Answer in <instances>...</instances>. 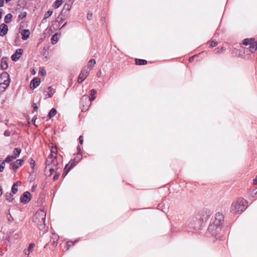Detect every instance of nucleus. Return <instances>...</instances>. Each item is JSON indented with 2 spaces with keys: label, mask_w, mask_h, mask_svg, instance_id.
<instances>
[{
  "label": "nucleus",
  "mask_w": 257,
  "mask_h": 257,
  "mask_svg": "<svg viewBox=\"0 0 257 257\" xmlns=\"http://www.w3.org/2000/svg\"><path fill=\"white\" fill-rule=\"evenodd\" d=\"M210 216V211L205 209L195 216L190 218L185 224V228L188 232H197L201 230Z\"/></svg>",
  "instance_id": "obj_1"
},
{
  "label": "nucleus",
  "mask_w": 257,
  "mask_h": 257,
  "mask_svg": "<svg viewBox=\"0 0 257 257\" xmlns=\"http://www.w3.org/2000/svg\"><path fill=\"white\" fill-rule=\"evenodd\" d=\"M223 223V215L221 213L217 212L215 214L214 220L212 222L210 223L208 227V232L214 236L216 239H218L220 240L223 239L222 237L219 235Z\"/></svg>",
  "instance_id": "obj_2"
},
{
  "label": "nucleus",
  "mask_w": 257,
  "mask_h": 257,
  "mask_svg": "<svg viewBox=\"0 0 257 257\" xmlns=\"http://www.w3.org/2000/svg\"><path fill=\"white\" fill-rule=\"evenodd\" d=\"M46 211L43 207L40 208L35 215H33V223L40 231L44 233L48 230V226L45 223Z\"/></svg>",
  "instance_id": "obj_3"
},
{
  "label": "nucleus",
  "mask_w": 257,
  "mask_h": 257,
  "mask_svg": "<svg viewBox=\"0 0 257 257\" xmlns=\"http://www.w3.org/2000/svg\"><path fill=\"white\" fill-rule=\"evenodd\" d=\"M45 164L44 174L47 177L51 176L54 172L61 169V165L59 164L58 159H56V156L52 155H49L47 157Z\"/></svg>",
  "instance_id": "obj_4"
},
{
  "label": "nucleus",
  "mask_w": 257,
  "mask_h": 257,
  "mask_svg": "<svg viewBox=\"0 0 257 257\" xmlns=\"http://www.w3.org/2000/svg\"><path fill=\"white\" fill-rule=\"evenodd\" d=\"M247 201L242 198H238V200L232 204L231 211L235 213H240L246 208Z\"/></svg>",
  "instance_id": "obj_5"
},
{
  "label": "nucleus",
  "mask_w": 257,
  "mask_h": 257,
  "mask_svg": "<svg viewBox=\"0 0 257 257\" xmlns=\"http://www.w3.org/2000/svg\"><path fill=\"white\" fill-rule=\"evenodd\" d=\"M10 78L7 72H4L0 75V91H4L9 86Z\"/></svg>",
  "instance_id": "obj_6"
},
{
  "label": "nucleus",
  "mask_w": 257,
  "mask_h": 257,
  "mask_svg": "<svg viewBox=\"0 0 257 257\" xmlns=\"http://www.w3.org/2000/svg\"><path fill=\"white\" fill-rule=\"evenodd\" d=\"M89 70H88V68H86V67H84L81 70L80 73H79L78 76L77 82L79 84L82 83L87 78L89 74Z\"/></svg>",
  "instance_id": "obj_7"
},
{
  "label": "nucleus",
  "mask_w": 257,
  "mask_h": 257,
  "mask_svg": "<svg viewBox=\"0 0 257 257\" xmlns=\"http://www.w3.org/2000/svg\"><path fill=\"white\" fill-rule=\"evenodd\" d=\"M96 93V90L94 89H92L90 90V97H89L87 95H83L80 100V102L82 103L84 100L86 101L88 100V102L90 103L91 101L94 100L95 98V94Z\"/></svg>",
  "instance_id": "obj_8"
},
{
  "label": "nucleus",
  "mask_w": 257,
  "mask_h": 257,
  "mask_svg": "<svg viewBox=\"0 0 257 257\" xmlns=\"http://www.w3.org/2000/svg\"><path fill=\"white\" fill-rule=\"evenodd\" d=\"M31 193L28 191H26L21 196L20 201L23 204H26L31 200Z\"/></svg>",
  "instance_id": "obj_9"
},
{
  "label": "nucleus",
  "mask_w": 257,
  "mask_h": 257,
  "mask_svg": "<svg viewBox=\"0 0 257 257\" xmlns=\"http://www.w3.org/2000/svg\"><path fill=\"white\" fill-rule=\"evenodd\" d=\"M23 53V49H18L16 50L15 53L13 54L11 56V59L14 61H18L21 57V55Z\"/></svg>",
  "instance_id": "obj_10"
},
{
  "label": "nucleus",
  "mask_w": 257,
  "mask_h": 257,
  "mask_svg": "<svg viewBox=\"0 0 257 257\" xmlns=\"http://www.w3.org/2000/svg\"><path fill=\"white\" fill-rule=\"evenodd\" d=\"M8 32V27L5 24H2L0 25V36H5Z\"/></svg>",
  "instance_id": "obj_11"
},
{
  "label": "nucleus",
  "mask_w": 257,
  "mask_h": 257,
  "mask_svg": "<svg viewBox=\"0 0 257 257\" xmlns=\"http://www.w3.org/2000/svg\"><path fill=\"white\" fill-rule=\"evenodd\" d=\"M23 162V160L19 159L15 162L11 163V166L12 169L14 170H16L19 167H20Z\"/></svg>",
  "instance_id": "obj_12"
},
{
  "label": "nucleus",
  "mask_w": 257,
  "mask_h": 257,
  "mask_svg": "<svg viewBox=\"0 0 257 257\" xmlns=\"http://www.w3.org/2000/svg\"><path fill=\"white\" fill-rule=\"evenodd\" d=\"M50 149V154L49 155H52V156H56V159H58L57 156V147L56 145L52 144L49 146Z\"/></svg>",
  "instance_id": "obj_13"
},
{
  "label": "nucleus",
  "mask_w": 257,
  "mask_h": 257,
  "mask_svg": "<svg viewBox=\"0 0 257 257\" xmlns=\"http://www.w3.org/2000/svg\"><path fill=\"white\" fill-rule=\"evenodd\" d=\"M61 32H57L52 36L51 38V42L53 45L56 44L58 42V36H61Z\"/></svg>",
  "instance_id": "obj_14"
},
{
  "label": "nucleus",
  "mask_w": 257,
  "mask_h": 257,
  "mask_svg": "<svg viewBox=\"0 0 257 257\" xmlns=\"http://www.w3.org/2000/svg\"><path fill=\"white\" fill-rule=\"evenodd\" d=\"M168 205H166L163 202L160 203L157 206L158 209L162 210L164 213H166L168 211Z\"/></svg>",
  "instance_id": "obj_15"
},
{
  "label": "nucleus",
  "mask_w": 257,
  "mask_h": 257,
  "mask_svg": "<svg viewBox=\"0 0 257 257\" xmlns=\"http://www.w3.org/2000/svg\"><path fill=\"white\" fill-rule=\"evenodd\" d=\"M73 168H74L73 165H69V164H66L65 166V168L64 169V172L62 174V176L63 177H65L67 175V174L68 173V172Z\"/></svg>",
  "instance_id": "obj_16"
},
{
  "label": "nucleus",
  "mask_w": 257,
  "mask_h": 257,
  "mask_svg": "<svg viewBox=\"0 0 257 257\" xmlns=\"http://www.w3.org/2000/svg\"><path fill=\"white\" fill-rule=\"evenodd\" d=\"M21 34L22 36V39L26 40L29 37L30 32L29 30L24 29L21 31Z\"/></svg>",
  "instance_id": "obj_17"
},
{
  "label": "nucleus",
  "mask_w": 257,
  "mask_h": 257,
  "mask_svg": "<svg viewBox=\"0 0 257 257\" xmlns=\"http://www.w3.org/2000/svg\"><path fill=\"white\" fill-rule=\"evenodd\" d=\"M8 67L7 58L3 57L1 60V68L2 70H6Z\"/></svg>",
  "instance_id": "obj_18"
},
{
  "label": "nucleus",
  "mask_w": 257,
  "mask_h": 257,
  "mask_svg": "<svg viewBox=\"0 0 257 257\" xmlns=\"http://www.w3.org/2000/svg\"><path fill=\"white\" fill-rule=\"evenodd\" d=\"M57 113V110L55 108H52L49 111L48 115H47V120L51 119L52 117L54 116Z\"/></svg>",
  "instance_id": "obj_19"
},
{
  "label": "nucleus",
  "mask_w": 257,
  "mask_h": 257,
  "mask_svg": "<svg viewBox=\"0 0 257 257\" xmlns=\"http://www.w3.org/2000/svg\"><path fill=\"white\" fill-rule=\"evenodd\" d=\"M249 51L251 53H254L257 49V41H253V42L249 45Z\"/></svg>",
  "instance_id": "obj_20"
},
{
  "label": "nucleus",
  "mask_w": 257,
  "mask_h": 257,
  "mask_svg": "<svg viewBox=\"0 0 257 257\" xmlns=\"http://www.w3.org/2000/svg\"><path fill=\"white\" fill-rule=\"evenodd\" d=\"M46 97L47 98H50L53 96V95L55 93V90L52 88V86H49L47 88V91H46Z\"/></svg>",
  "instance_id": "obj_21"
},
{
  "label": "nucleus",
  "mask_w": 257,
  "mask_h": 257,
  "mask_svg": "<svg viewBox=\"0 0 257 257\" xmlns=\"http://www.w3.org/2000/svg\"><path fill=\"white\" fill-rule=\"evenodd\" d=\"M147 61L142 59H135V64L137 65H144L147 64Z\"/></svg>",
  "instance_id": "obj_22"
},
{
  "label": "nucleus",
  "mask_w": 257,
  "mask_h": 257,
  "mask_svg": "<svg viewBox=\"0 0 257 257\" xmlns=\"http://www.w3.org/2000/svg\"><path fill=\"white\" fill-rule=\"evenodd\" d=\"M41 83V79L39 77L33 78V90L37 88Z\"/></svg>",
  "instance_id": "obj_23"
},
{
  "label": "nucleus",
  "mask_w": 257,
  "mask_h": 257,
  "mask_svg": "<svg viewBox=\"0 0 257 257\" xmlns=\"http://www.w3.org/2000/svg\"><path fill=\"white\" fill-rule=\"evenodd\" d=\"M53 14V10H49L47 12L45 13L44 14V17L42 20V22L44 23L45 21L48 18H49Z\"/></svg>",
  "instance_id": "obj_24"
},
{
  "label": "nucleus",
  "mask_w": 257,
  "mask_h": 257,
  "mask_svg": "<svg viewBox=\"0 0 257 257\" xmlns=\"http://www.w3.org/2000/svg\"><path fill=\"white\" fill-rule=\"evenodd\" d=\"M63 0H56L53 4V7L55 9L59 8L63 4Z\"/></svg>",
  "instance_id": "obj_25"
},
{
  "label": "nucleus",
  "mask_w": 257,
  "mask_h": 257,
  "mask_svg": "<svg viewBox=\"0 0 257 257\" xmlns=\"http://www.w3.org/2000/svg\"><path fill=\"white\" fill-rule=\"evenodd\" d=\"M253 41H254V39H253V38H250V39L246 38L243 40L242 44H243V45H245V46L249 45L250 44H251V43L252 42H253Z\"/></svg>",
  "instance_id": "obj_26"
},
{
  "label": "nucleus",
  "mask_w": 257,
  "mask_h": 257,
  "mask_svg": "<svg viewBox=\"0 0 257 257\" xmlns=\"http://www.w3.org/2000/svg\"><path fill=\"white\" fill-rule=\"evenodd\" d=\"M78 241V240H75L74 241H72L71 240H69L66 242V249H68L71 246L73 245Z\"/></svg>",
  "instance_id": "obj_27"
},
{
  "label": "nucleus",
  "mask_w": 257,
  "mask_h": 257,
  "mask_svg": "<svg viewBox=\"0 0 257 257\" xmlns=\"http://www.w3.org/2000/svg\"><path fill=\"white\" fill-rule=\"evenodd\" d=\"M12 15L8 14L5 17L4 21L6 23H10L12 21Z\"/></svg>",
  "instance_id": "obj_28"
},
{
  "label": "nucleus",
  "mask_w": 257,
  "mask_h": 257,
  "mask_svg": "<svg viewBox=\"0 0 257 257\" xmlns=\"http://www.w3.org/2000/svg\"><path fill=\"white\" fill-rule=\"evenodd\" d=\"M5 196L6 200L9 201V202H12L14 199L13 195L10 192L6 193L5 194Z\"/></svg>",
  "instance_id": "obj_29"
},
{
  "label": "nucleus",
  "mask_w": 257,
  "mask_h": 257,
  "mask_svg": "<svg viewBox=\"0 0 257 257\" xmlns=\"http://www.w3.org/2000/svg\"><path fill=\"white\" fill-rule=\"evenodd\" d=\"M96 64V61L93 59H91L87 64V68H92L93 67L94 65Z\"/></svg>",
  "instance_id": "obj_30"
},
{
  "label": "nucleus",
  "mask_w": 257,
  "mask_h": 257,
  "mask_svg": "<svg viewBox=\"0 0 257 257\" xmlns=\"http://www.w3.org/2000/svg\"><path fill=\"white\" fill-rule=\"evenodd\" d=\"M21 152V150L18 148H15L13 151V156L16 157V158L19 157Z\"/></svg>",
  "instance_id": "obj_31"
},
{
  "label": "nucleus",
  "mask_w": 257,
  "mask_h": 257,
  "mask_svg": "<svg viewBox=\"0 0 257 257\" xmlns=\"http://www.w3.org/2000/svg\"><path fill=\"white\" fill-rule=\"evenodd\" d=\"M16 159V157L14 156L13 155H10V156H8L5 159V161H4L5 162V163H10L11 162V161H12L13 160Z\"/></svg>",
  "instance_id": "obj_32"
},
{
  "label": "nucleus",
  "mask_w": 257,
  "mask_h": 257,
  "mask_svg": "<svg viewBox=\"0 0 257 257\" xmlns=\"http://www.w3.org/2000/svg\"><path fill=\"white\" fill-rule=\"evenodd\" d=\"M71 9V4L68 3H65L63 6V9L66 11H70Z\"/></svg>",
  "instance_id": "obj_33"
},
{
  "label": "nucleus",
  "mask_w": 257,
  "mask_h": 257,
  "mask_svg": "<svg viewBox=\"0 0 257 257\" xmlns=\"http://www.w3.org/2000/svg\"><path fill=\"white\" fill-rule=\"evenodd\" d=\"M54 173H55V174L53 177V180L54 181H55L59 178V177L60 175V172L58 171V170L57 171L54 172Z\"/></svg>",
  "instance_id": "obj_34"
},
{
  "label": "nucleus",
  "mask_w": 257,
  "mask_h": 257,
  "mask_svg": "<svg viewBox=\"0 0 257 257\" xmlns=\"http://www.w3.org/2000/svg\"><path fill=\"white\" fill-rule=\"evenodd\" d=\"M69 11H66V10L62 9L59 15L62 16L63 17L66 18V17H67L69 14Z\"/></svg>",
  "instance_id": "obj_35"
},
{
  "label": "nucleus",
  "mask_w": 257,
  "mask_h": 257,
  "mask_svg": "<svg viewBox=\"0 0 257 257\" xmlns=\"http://www.w3.org/2000/svg\"><path fill=\"white\" fill-rule=\"evenodd\" d=\"M66 18L62 16L59 15L56 20V22H58L59 24L62 23L63 21Z\"/></svg>",
  "instance_id": "obj_36"
},
{
  "label": "nucleus",
  "mask_w": 257,
  "mask_h": 257,
  "mask_svg": "<svg viewBox=\"0 0 257 257\" xmlns=\"http://www.w3.org/2000/svg\"><path fill=\"white\" fill-rule=\"evenodd\" d=\"M39 74L42 76H45L46 75V71L44 68H41L39 71Z\"/></svg>",
  "instance_id": "obj_37"
},
{
  "label": "nucleus",
  "mask_w": 257,
  "mask_h": 257,
  "mask_svg": "<svg viewBox=\"0 0 257 257\" xmlns=\"http://www.w3.org/2000/svg\"><path fill=\"white\" fill-rule=\"evenodd\" d=\"M250 195L252 197L257 198V187L251 191Z\"/></svg>",
  "instance_id": "obj_38"
},
{
  "label": "nucleus",
  "mask_w": 257,
  "mask_h": 257,
  "mask_svg": "<svg viewBox=\"0 0 257 257\" xmlns=\"http://www.w3.org/2000/svg\"><path fill=\"white\" fill-rule=\"evenodd\" d=\"M18 182H16V183H14L12 186V191L13 193L15 194L18 191V189L16 187V186H17Z\"/></svg>",
  "instance_id": "obj_39"
},
{
  "label": "nucleus",
  "mask_w": 257,
  "mask_h": 257,
  "mask_svg": "<svg viewBox=\"0 0 257 257\" xmlns=\"http://www.w3.org/2000/svg\"><path fill=\"white\" fill-rule=\"evenodd\" d=\"M5 167V163L4 161H0V173L2 172Z\"/></svg>",
  "instance_id": "obj_40"
},
{
  "label": "nucleus",
  "mask_w": 257,
  "mask_h": 257,
  "mask_svg": "<svg viewBox=\"0 0 257 257\" xmlns=\"http://www.w3.org/2000/svg\"><path fill=\"white\" fill-rule=\"evenodd\" d=\"M77 163H78V162L76 161V158H74L71 159L68 164H69V165H73L74 167Z\"/></svg>",
  "instance_id": "obj_41"
},
{
  "label": "nucleus",
  "mask_w": 257,
  "mask_h": 257,
  "mask_svg": "<svg viewBox=\"0 0 257 257\" xmlns=\"http://www.w3.org/2000/svg\"><path fill=\"white\" fill-rule=\"evenodd\" d=\"M218 43L217 42L216 40H212L210 43V47H215L217 45Z\"/></svg>",
  "instance_id": "obj_42"
},
{
  "label": "nucleus",
  "mask_w": 257,
  "mask_h": 257,
  "mask_svg": "<svg viewBox=\"0 0 257 257\" xmlns=\"http://www.w3.org/2000/svg\"><path fill=\"white\" fill-rule=\"evenodd\" d=\"M27 15V13L26 12H23V13H21L19 15V18L20 19H24Z\"/></svg>",
  "instance_id": "obj_43"
},
{
  "label": "nucleus",
  "mask_w": 257,
  "mask_h": 257,
  "mask_svg": "<svg viewBox=\"0 0 257 257\" xmlns=\"http://www.w3.org/2000/svg\"><path fill=\"white\" fill-rule=\"evenodd\" d=\"M32 249V243H30L29 246V249L25 250V253L27 255L29 254L30 253V250Z\"/></svg>",
  "instance_id": "obj_44"
},
{
  "label": "nucleus",
  "mask_w": 257,
  "mask_h": 257,
  "mask_svg": "<svg viewBox=\"0 0 257 257\" xmlns=\"http://www.w3.org/2000/svg\"><path fill=\"white\" fill-rule=\"evenodd\" d=\"M77 152L76 155H79L82 154V150L81 149V147L79 145L77 146Z\"/></svg>",
  "instance_id": "obj_45"
},
{
  "label": "nucleus",
  "mask_w": 257,
  "mask_h": 257,
  "mask_svg": "<svg viewBox=\"0 0 257 257\" xmlns=\"http://www.w3.org/2000/svg\"><path fill=\"white\" fill-rule=\"evenodd\" d=\"M82 102H83V101ZM81 105H82V111H86L88 109L89 105H86V106H85L83 104V103H81Z\"/></svg>",
  "instance_id": "obj_46"
},
{
  "label": "nucleus",
  "mask_w": 257,
  "mask_h": 257,
  "mask_svg": "<svg viewBox=\"0 0 257 257\" xmlns=\"http://www.w3.org/2000/svg\"><path fill=\"white\" fill-rule=\"evenodd\" d=\"M75 158H76V161H77V162L78 163L82 159V154H81L79 155H76V157Z\"/></svg>",
  "instance_id": "obj_47"
},
{
  "label": "nucleus",
  "mask_w": 257,
  "mask_h": 257,
  "mask_svg": "<svg viewBox=\"0 0 257 257\" xmlns=\"http://www.w3.org/2000/svg\"><path fill=\"white\" fill-rule=\"evenodd\" d=\"M92 13L90 12H89L87 15V19L88 20H90L92 19Z\"/></svg>",
  "instance_id": "obj_48"
},
{
  "label": "nucleus",
  "mask_w": 257,
  "mask_h": 257,
  "mask_svg": "<svg viewBox=\"0 0 257 257\" xmlns=\"http://www.w3.org/2000/svg\"><path fill=\"white\" fill-rule=\"evenodd\" d=\"M79 143L80 145H82L83 143V137L82 136H80L78 138Z\"/></svg>",
  "instance_id": "obj_49"
},
{
  "label": "nucleus",
  "mask_w": 257,
  "mask_h": 257,
  "mask_svg": "<svg viewBox=\"0 0 257 257\" xmlns=\"http://www.w3.org/2000/svg\"><path fill=\"white\" fill-rule=\"evenodd\" d=\"M38 106L36 104V103L33 102V112L35 111H37L38 109Z\"/></svg>",
  "instance_id": "obj_50"
},
{
  "label": "nucleus",
  "mask_w": 257,
  "mask_h": 257,
  "mask_svg": "<svg viewBox=\"0 0 257 257\" xmlns=\"http://www.w3.org/2000/svg\"><path fill=\"white\" fill-rule=\"evenodd\" d=\"M57 243H58V242H57V240H54V241H53V242H52V245H53V247H55V246H57Z\"/></svg>",
  "instance_id": "obj_51"
},
{
  "label": "nucleus",
  "mask_w": 257,
  "mask_h": 257,
  "mask_svg": "<svg viewBox=\"0 0 257 257\" xmlns=\"http://www.w3.org/2000/svg\"><path fill=\"white\" fill-rule=\"evenodd\" d=\"M253 183L254 185H257V176L253 180Z\"/></svg>",
  "instance_id": "obj_52"
},
{
  "label": "nucleus",
  "mask_w": 257,
  "mask_h": 257,
  "mask_svg": "<svg viewBox=\"0 0 257 257\" xmlns=\"http://www.w3.org/2000/svg\"><path fill=\"white\" fill-rule=\"evenodd\" d=\"M5 0H0V7H2L4 6Z\"/></svg>",
  "instance_id": "obj_53"
},
{
  "label": "nucleus",
  "mask_w": 257,
  "mask_h": 257,
  "mask_svg": "<svg viewBox=\"0 0 257 257\" xmlns=\"http://www.w3.org/2000/svg\"><path fill=\"white\" fill-rule=\"evenodd\" d=\"M43 202V198H39L38 201V204H41Z\"/></svg>",
  "instance_id": "obj_54"
},
{
  "label": "nucleus",
  "mask_w": 257,
  "mask_h": 257,
  "mask_svg": "<svg viewBox=\"0 0 257 257\" xmlns=\"http://www.w3.org/2000/svg\"><path fill=\"white\" fill-rule=\"evenodd\" d=\"M67 23L66 22L60 28H59V30H61L62 28H63L67 25Z\"/></svg>",
  "instance_id": "obj_55"
},
{
  "label": "nucleus",
  "mask_w": 257,
  "mask_h": 257,
  "mask_svg": "<svg viewBox=\"0 0 257 257\" xmlns=\"http://www.w3.org/2000/svg\"><path fill=\"white\" fill-rule=\"evenodd\" d=\"M100 74H101V71H100V70H99V71L97 72V74H96V75H97V77H99V76H100Z\"/></svg>",
  "instance_id": "obj_56"
},
{
  "label": "nucleus",
  "mask_w": 257,
  "mask_h": 257,
  "mask_svg": "<svg viewBox=\"0 0 257 257\" xmlns=\"http://www.w3.org/2000/svg\"><path fill=\"white\" fill-rule=\"evenodd\" d=\"M194 58V56L191 57L189 59V62H192Z\"/></svg>",
  "instance_id": "obj_57"
},
{
  "label": "nucleus",
  "mask_w": 257,
  "mask_h": 257,
  "mask_svg": "<svg viewBox=\"0 0 257 257\" xmlns=\"http://www.w3.org/2000/svg\"><path fill=\"white\" fill-rule=\"evenodd\" d=\"M4 135L6 136H9V133L7 131H6L4 133Z\"/></svg>",
  "instance_id": "obj_58"
},
{
  "label": "nucleus",
  "mask_w": 257,
  "mask_h": 257,
  "mask_svg": "<svg viewBox=\"0 0 257 257\" xmlns=\"http://www.w3.org/2000/svg\"><path fill=\"white\" fill-rule=\"evenodd\" d=\"M32 86H33V84H32V80L30 81V87L32 89Z\"/></svg>",
  "instance_id": "obj_59"
},
{
  "label": "nucleus",
  "mask_w": 257,
  "mask_h": 257,
  "mask_svg": "<svg viewBox=\"0 0 257 257\" xmlns=\"http://www.w3.org/2000/svg\"><path fill=\"white\" fill-rule=\"evenodd\" d=\"M3 194V191H2V187L0 186V196H1Z\"/></svg>",
  "instance_id": "obj_60"
},
{
  "label": "nucleus",
  "mask_w": 257,
  "mask_h": 257,
  "mask_svg": "<svg viewBox=\"0 0 257 257\" xmlns=\"http://www.w3.org/2000/svg\"><path fill=\"white\" fill-rule=\"evenodd\" d=\"M37 185H34L33 184V191H34L36 187H37Z\"/></svg>",
  "instance_id": "obj_61"
},
{
  "label": "nucleus",
  "mask_w": 257,
  "mask_h": 257,
  "mask_svg": "<svg viewBox=\"0 0 257 257\" xmlns=\"http://www.w3.org/2000/svg\"><path fill=\"white\" fill-rule=\"evenodd\" d=\"M35 165H36L35 161L34 160H33V169H34Z\"/></svg>",
  "instance_id": "obj_62"
},
{
  "label": "nucleus",
  "mask_w": 257,
  "mask_h": 257,
  "mask_svg": "<svg viewBox=\"0 0 257 257\" xmlns=\"http://www.w3.org/2000/svg\"><path fill=\"white\" fill-rule=\"evenodd\" d=\"M36 73V71L34 68H33V75H35Z\"/></svg>",
  "instance_id": "obj_63"
},
{
  "label": "nucleus",
  "mask_w": 257,
  "mask_h": 257,
  "mask_svg": "<svg viewBox=\"0 0 257 257\" xmlns=\"http://www.w3.org/2000/svg\"><path fill=\"white\" fill-rule=\"evenodd\" d=\"M6 3H9L11 0H5Z\"/></svg>",
  "instance_id": "obj_64"
}]
</instances>
